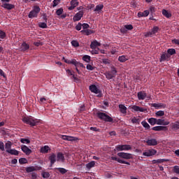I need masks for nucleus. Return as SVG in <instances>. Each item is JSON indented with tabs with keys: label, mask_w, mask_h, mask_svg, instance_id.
<instances>
[{
	"label": "nucleus",
	"mask_w": 179,
	"mask_h": 179,
	"mask_svg": "<svg viewBox=\"0 0 179 179\" xmlns=\"http://www.w3.org/2000/svg\"><path fill=\"white\" fill-rule=\"evenodd\" d=\"M117 156L121 157V159H125L126 160H129L132 159V154L127 153V152H119L117 153Z\"/></svg>",
	"instance_id": "6e6552de"
},
{
	"label": "nucleus",
	"mask_w": 179,
	"mask_h": 179,
	"mask_svg": "<svg viewBox=\"0 0 179 179\" xmlns=\"http://www.w3.org/2000/svg\"><path fill=\"white\" fill-rule=\"evenodd\" d=\"M90 90L92 92V93H94L95 94H97V97H102L103 94L101 93V91L97 88V87L95 85H92L90 86Z\"/></svg>",
	"instance_id": "39448f33"
},
{
	"label": "nucleus",
	"mask_w": 179,
	"mask_h": 179,
	"mask_svg": "<svg viewBox=\"0 0 179 179\" xmlns=\"http://www.w3.org/2000/svg\"><path fill=\"white\" fill-rule=\"evenodd\" d=\"M57 162H62V163H64L65 162V157L64 156V154L62 152H57L56 155Z\"/></svg>",
	"instance_id": "dca6fc26"
},
{
	"label": "nucleus",
	"mask_w": 179,
	"mask_h": 179,
	"mask_svg": "<svg viewBox=\"0 0 179 179\" xmlns=\"http://www.w3.org/2000/svg\"><path fill=\"white\" fill-rule=\"evenodd\" d=\"M11 148H12V142L7 141V143H6L5 144V148L6 149V150H10Z\"/></svg>",
	"instance_id": "58836bf2"
},
{
	"label": "nucleus",
	"mask_w": 179,
	"mask_h": 179,
	"mask_svg": "<svg viewBox=\"0 0 179 179\" xmlns=\"http://www.w3.org/2000/svg\"><path fill=\"white\" fill-rule=\"evenodd\" d=\"M149 13H150V11L145 10L143 12H138L137 16L138 17H147V16H149Z\"/></svg>",
	"instance_id": "a211bd4d"
},
{
	"label": "nucleus",
	"mask_w": 179,
	"mask_h": 179,
	"mask_svg": "<svg viewBox=\"0 0 179 179\" xmlns=\"http://www.w3.org/2000/svg\"><path fill=\"white\" fill-rule=\"evenodd\" d=\"M78 138L76 137H73V136H68L67 137V141H71V142H73V141H77Z\"/></svg>",
	"instance_id": "864d4df0"
},
{
	"label": "nucleus",
	"mask_w": 179,
	"mask_h": 179,
	"mask_svg": "<svg viewBox=\"0 0 179 179\" xmlns=\"http://www.w3.org/2000/svg\"><path fill=\"white\" fill-rule=\"evenodd\" d=\"M171 129L175 130L179 129V122H175L174 123H172Z\"/></svg>",
	"instance_id": "4c0bfd02"
},
{
	"label": "nucleus",
	"mask_w": 179,
	"mask_h": 179,
	"mask_svg": "<svg viewBox=\"0 0 179 179\" xmlns=\"http://www.w3.org/2000/svg\"><path fill=\"white\" fill-rule=\"evenodd\" d=\"M5 37H6V33L2 30H0V39L3 40Z\"/></svg>",
	"instance_id": "de8ad7c7"
},
{
	"label": "nucleus",
	"mask_w": 179,
	"mask_h": 179,
	"mask_svg": "<svg viewBox=\"0 0 179 179\" xmlns=\"http://www.w3.org/2000/svg\"><path fill=\"white\" fill-rule=\"evenodd\" d=\"M156 153H157V151H156V150H148L147 151L143 152V156H146L147 157H149L150 156H155Z\"/></svg>",
	"instance_id": "9b49d317"
},
{
	"label": "nucleus",
	"mask_w": 179,
	"mask_h": 179,
	"mask_svg": "<svg viewBox=\"0 0 179 179\" xmlns=\"http://www.w3.org/2000/svg\"><path fill=\"white\" fill-rule=\"evenodd\" d=\"M96 117H98L99 120L105 121V122H113V121H114V119H113V117H110L108 115L103 112H97Z\"/></svg>",
	"instance_id": "f03ea898"
},
{
	"label": "nucleus",
	"mask_w": 179,
	"mask_h": 179,
	"mask_svg": "<svg viewBox=\"0 0 179 179\" xmlns=\"http://www.w3.org/2000/svg\"><path fill=\"white\" fill-rule=\"evenodd\" d=\"M150 13H155L156 12V8L153 6H150Z\"/></svg>",
	"instance_id": "69168bd1"
},
{
	"label": "nucleus",
	"mask_w": 179,
	"mask_h": 179,
	"mask_svg": "<svg viewBox=\"0 0 179 179\" xmlns=\"http://www.w3.org/2000/svg\"><path fill=\"white\" fill-rule=\"evenodd\" d=\"M131 110H134L136 113H148V109L146 108H142L136 105L131 106Z\"/></svg>",
	"instance_id": "0eeeda50"
},
{
	"label": "nucleus",
	"mask_w": 179,
	"mask_h": 179,
	"mask_svg": "<svg viewBox=\"0 0 179 179\" xmlns=\"http://www.w3.org/2000/svg\"><path fill=\"white\" fill-rule=\"evenodd\" d=\"M83 59L85 62H90V59H91V57L90 56L87 55H85L83 57Z\"/></svg>",
	"instance_id": "37998d69"
},
{
	"label": "nucleus",
	"mask_w": 179,
	"mask_h": 179,
	"mask_svg": "<svg viewBox=\"0 0 179 179\" xmlns=\"http://www.w3.org/2000/svg\"><path fill=\"white\" fill-rule=\"evenodd\" d=\"M75 64H74V65H75V66L76 67H78V68H85V65H83V64H82V63H80V62H78V61H76V60H75Z\"/></svg>",
	"instance_id": "a19ab883"
},
{
	"label": "nucleus",
	"mask_w": 179,
	"mask_h": 179,
	"mask_svg": "<svg viewBox=\"0 0 179 179\" xmlns=\"http://www.w3.org/2000/svg\"><path fill=\"white\" fill-rule=\"evenodd\" d=\"M131 122L133 124H139L141 122V120L136 118V117L131 119Z\"/></svg>",
	"instance_id": "8fccbe9b"
},
{
	"label": "nucleus",
	"mask_w": 179,
	"mask_h": 179,
	"mask_svg": "<svg viewBox=\"0 0 179 179\" xmlns=\"http://www.w3.org/2000/svg\"><path fill=\"white\" fill-rule=\"evenodd\" d=\"M162 15L165 16V17H167L168 19L171 17V14L169 13L166 10H162Z\"/></svg>",
	"instance_id": "c9c22d12"
},
{
	"label": "nucleus",
	"mask_w": 179,
	"mask_h": 179,
	"mask_svg": "<svg viewBox=\"0 0 179 179\" xmlns=\"http://www.w3.org/2000/svg\"><path fill=\"white\" fill-rule=\"evenodd\" d=\"M41 176L43 178H50L51 174H50L48 172H42Z\"/></svg>",
	"instance_id": "c03bdc74"
},
{
	"label": "nucleus",
	"mask_w": 179,
	"mask_h": 179,
	"mask_svg": "<svg viewBox=\"0 0 179 179\" xmlns=\"http://www.w3.org/2000/svg\"><path fill=\"white\" fill-rule=\"evenodd\" d=\"M81 33H85L86 36H90V34H94V31L91 29H84L81 31Z\"/></svg>",
	"instance_id": "7c9ffc66"
},
{
	"label": "nucleus",
	"mask_w": 179,
	"mask_h": 179,
	"mask_svg": "<svg viewBox=\"0 0 179 179\" xmlns=\"http://www.w3.org/2000/svg\"><path fill=\"white\" fill-rule=\"evenodd\" d=\"M71 6L68 7L69 10H73L79 5L78 0H71L70 2Z\"/></svg>",
	"instance_id": "ddd939ff"
},
{
	"label": "nucleus",
	"mask_w": 179,
	"mask_h": 179,
	"mask_svg": "<svg viewBox=\"0 0 179 179\" xmlns=\"http://www.w3.org/2000/svg\"><path fill=\"white\" fill-rule=\"evenodd\" d=\"M159 30H160V28H159V27L155 26L152 28V29L151 31H152V33L154 34H156V33H157V31H159Z\"/></svg>",
	"instance_id": "6e6d98bb"
},
{
	"label": "nucleus",
	"mask_w": 179,
	"mask_h": 179,
	"mask_svg": "<svg viewBox=\"0 0 179 179\" xmlns=\"http://www.w3.org/2000/svg\"><path fill=\"white\" fill-rule=\"evenodd\" d=\"M71 45L75 48L79 47V42H78V41H72Z\"/></svg>",
	"instance_id": "5fc2aeb1"
},
{
	"label": "nucleus",
	"mask_w": 179,
	"mask_h": 179,
	"mask_svg": "<svg viewBox=\"0 0 179 179\" xmlns=\"http://www.w3.org/2000/svg\"><path fill=\"white\" fill-rule=\"evenodd\" d=\"M118 61L120 62H126V61H128V56L122 55L118 57Z\"/></svg>",
	"instance_id": "2f4dec72"
},
{
	"label": "nucleus",
	"mask_w": 179,
	"mask_h": 179,
	"mask_svg": "<svg viewBox=\"0 0 179 179\" xmlns=\"http://www.w3.org/2000/svg\"><path fill=\"white\" fill-rule=\"evenodd\" d=\"M156 117H163L164 115V110H159L156 112L155 113Z\"/></svg>",
	"instance_id": "49530a36"
},
{
	"label": "nucleus",
	"mask_w": 179,
	"mask_h": 179,
	"mask_svg": "<svg viewBox=\"0 0 179 179\" xmlns=\"http://www.w3.org/2000/svg\"><path fill=\"white\" fill-rule=\"evenodd\" d=\"M170 122L162 119H157V125H169Z\"/></svg>",
	"instance_id": "4be33fe9"
},
{
	"label": "nucleus",
	"mask_w": 179,
	"mask_h": 179,
	"mask_svg": "<svg viewBox=\"0 0 179 179\" xmlns=\"http://www.w3.org/2000/svg\"><path fill=\"white\" fill-rule=\"evenodd\" d=\"M29 48H30V45H29L27 43H26L25 42H24L22 45L21 47L20 48V51H27V50H29Z\"/></svg>",
	"instance_id": "5701e85b"
},
{
	"label": "nucleus",
	"mask_w": 179,
	"mask_h": 179,
	"mask_svg": "<svg viewBox=\"0 0 179 179\" xmlns=\"http://www.w3.org/2000/svg\"><path fill=\"white\" fill-rule=\"evenodd\" d=\"M110 160H114L115 162H117V163H120L121 164H127L128 166L131 165L129 162L124 161L120 158H117V157H111Z\"/></svg>",
	"instance_id": "f8f14e48"
},
{
	"label": "nucleus",
	"mask_w": 179,
	"mask_h": 179,
	"mask_svg": "<svg viewBox=\"0 0 179 179\" xmlns=\"http://www.w3.org/2000/svg\"><path fill=\"white\" fill-rule=\"evenodd\" d=\"M138 100H145L147 97V94L145 93V91L138 92L137 94Z\"/></svg>",
	"instance_id": "6ab92c4d"
},
{
	"label": "nucleus",
	"mask_w": 179,
	"mask_h": 179,
	"mask_svg": "<svg viewBox=\"0 0 179 179\" xmlns=\"http://www.w3.org/2000/svg\"><path fill=\"white\" fill-rule=\"evenodd\" d=\"M62 13H64V8H60L56 10V15H57V16H61Z\"/></svg>",
	"instance_id": "a18cd8bd"
},
{
	"label": "nucleus",
	"mask_w": 179,
	"mask_h": 179,
	"mask_svg": "<svg viewBox=\"0 0 179 179\" xmlns=\"http://www.w3.org/2000/svg\"><path fill=\"white\" fill-rule=\"evenodd\" d=\"M101 45V43H99L97 41H94L91 43L90 48H96V47H100Z\"/></svg>",
	"instance_id": "cd10ccee"
},
{
	"label": "nucleus",
	"mask_w": 179,
	"mask_h": 179,
	"mask_svg": "<svg viewBox=\"0 0 179 179\" xmlns=\"http://www.w3.org/2000/svg\"><path fill=\"white\" fill-rule=\"evenodd\" d=\"M23 122L24 124H28V125H30L31 127H36V125H38L40 120L38 119H36L31 116H27L22 118Z\"/></svg>",
	"instance_id": "f257e3e1"
},
{
	"label": "nucleus",
	"mask_w": 179,
	"mask_h": 179,
	"mask_svg": "<svg viewBox=\"0 0 179 179\" xmlns=\"http://www.w3.org/2000/svg\"><path fill=\"white\" fill-rule=\"evenodd\" d=\"M6 153H10L14 156H19V151L15 149L6 150Z\"/></svg>",
	"instance_id": "b1692460"
},
{
	"label": "nucleus",
	"mask_w": 179,
	"mask_h": 179,
	"mask_svg": "<svg viewBox=\"0 0 179 179\" xmlns=\"http://www.w3.org/2000/svg\"><path fill=\"white\" fill-rule=\"evenodd\" d=\"M141 125H143V127L145 128V129H150V125H149V123L145 120L141 122Z\"/></svg>",
	"instance_id": "e433bc0d"
},
{
	"label": "nucleus",
	"mask_w": 179,
	"mask_h": 179,
	"mask_svg": "<svg viewBox=\"0 0 179 179\" xmlns=\"http://www.w3.org/2000/svg\"><path fill=\"white\" fill-rule=\"evenodd\" d=\"M117 69L112 66L110 67V71L105 73V76L106 79H108V80H110V79H113V78H115V76H117Z\"/></svg>",
	"instance_id": "7ed1b4c3"
},
{
	"label": "nucleus",
	"mask_w": 179,
	"mask_h": 179,
	"mask_svg": "<svg viewBox=\"0 0 179 179\" xmlns=\"http://www.w3.org/2000/svg\"><path fill=\"white\" fill-rule=\"evenodd\" d=\"M68 73H69L71 76H73V78L74 79V80H79V79L74 76L73 73H72V71H71V70H67Z\"/></svg>",
	"instance_id": "4d7b16f0"
},
{
	"label": "nucleus",
	"mask_w": 179,
	"mask_h": 179,
	"mask_svg": "<svg viewBox=\"0 0 179 179\" xmlns=\"http://www.w3.org/2000/svg\"><path fill=\"white\" fill-rule=\"evenodd\" d=\"M0 150H1L2 152H5V144H3L2 141H0Z\"/></svg>",
	"instance_id": "052dcab7"
},
{
	"label": "nucleus",
	"mask_w": 179,
	"mask_h": 179,
	"mask_svg": "<svg viewBox=\"0 0 179 179\" xmlns=\"http://www.w3.org/2000/svg\"><path fill=\"white\" fill-rule=\"evenodd\" d=\"M61 2V0H54L53 1V4H52V8H55V6H57V5Z\"/></svg>",
	"instance_id": "bf43d9fd"
},
{
	"label": "nucleus",
	"mask_w": 179,
	"mask_h": 179,
	"mask_svg": "<svg viewBox=\"0 0 179 179\" xmlns=\"http://www.w3.org/2000/svg\"><path fill=\"white\" fill-rule=\"evenodd\" d=\"M173 172L176 173V174H179V166H175L173 167Z\"/></svg>",
	"instance_id": "0e129e2a"
},
{
	"label": "nucleus",
	"mask_w": 179,
	"mask_h": 179,
	"mask_svg": "<svg viewBox=\"0 0 179 179\" xmlns=\"http://www.w3.org/2000/svg\"><path fill=\"white\" fill-rule=\"evenodd\" d=\"M96 166V162L92 161L90 163L87 164L85 165V167L87 169V170H90V169H93Z\"/></svg>",
	"instance_id": "c85d7f7f"
},
{
	"label": "nucleus",
	"mask_w": 179,
	"mask_h": 179,
	"mask_svg": "<svg viewBox=\"0 0 179 179\" xmlns=\"http://www.w3.org/2000/svg\"><path fill=\"white\" fill-rule=\"evenodd\" d=\"M155 34L152 31H148L145 34V37H152V36Z\"/></svg>",
	"instance_id": "e2e57ef3"
},
{
	"label": "nucleus",
	"mask_w": 179,
	"mask_h": 179,
	"mask_svg": "<svg viewBox=\"0 0 179 179\" xmlns=\"http://www.w3.org/2000/svg\"><path fill=\"white\" fill-rule=\"evenodd\" d=\"M21 143H26L27 145H29L30 143V141L28 138H20Z\"/></svg>",
	"instance_id": "09e8293b"
},
{
	"label": "nucleus",
	"mask_w": 179,
	"mask_h": 179,
	"mask_svg": "<svg viewBox=\"0 0 179 179\" xmlns=\"http://www.w3.org/2000/svg\"><path fill=\"white\" fill-rule=\"evenodd\" d=\"M149 124H150V125H156V124H157V119L155 118V117H151L149 118L148 120Z\"/></svg>",
	"instance_id": "c756f323"
},
{
	"label": "nucleus",
	"mask_w": 179,
	"mask_h": 179,
	"mask_svg": "<svg viewBox=\"0 0 179 179\" xmlns=\"http://www.w3.org/2000/svg\"><path fill=\"white\" fill-rule=\"evenodd\" d=\"M103 8H104V5L103 4L96 5L94 10V12H100L103 9Z\"/></svg>",
	"instance_id": "473e14b6"
},
{
	"label": "nucleus",
	"mask_w": 179,
	"mask_h": 179,
	"mask_svg": "<svg viewBox=\"0 0 179 179\" xmlns=\"http://www.w3.org/2000/svg\"><path fill=\"white\" fill-rule=\"evenodd\" d=\"M21 150L24 153H25V155H27V156H29V155L31 154V150H30V148H29V147H27V145H21Z\"/></svg>",
	"instance_id": "4468645a"
},
{
	"label": "nucleus",
	"mask_w": 179,
	"mask_h": 179,
	"mask_svg": "<svg viewBox=\"0 0 179 179\" xmlns=\"http://www.w3.org/2000/svg\"><path fill=\"white\" fill-rule=\"evenodd\" d=\"M85 12H83V10H80L78 13H77L73 18V22H79V20H80L82 19V17H83V15H84Z\"/></svg>",
	"instance_id": "9d476101"
},
{
	"label": "nucleus",
	"mask_w": 179,
	"mask_h": 179,
	"mask_svg": "<svg viewBox=\"0 0 179 179\" xmlns=\"http://www.w3.org/2000/svg\"><path fill=\"white\" fill-rule=\"evenodd\" d=\"M150 106L155 108H166V104L163 103H151Z\"/></svg>",
	"instance_id": "393cba45"
},
{
	"label": "nucleus",
	"mask_w": 179,
	"mask_h": 179,
	"mask_svg": "<svg viewBox=\"0 0 179 179\" xmlns=\"http://www.w3.org/2000/svg\"><path fill=\"white\" fill-rule=\"evenodd\" d=\"M115 150L117 152H122L124 150H131L132 147L129 145H117L115 146Z\"/></svg>",
	"instance_id": "423d86ee"
},
{
	"label": "nucleus",
	"mask_w": 179,
	"mask_h": 179,
	"mask_svg": "<svg viewBox=\"0 0 179 179\" xmlns=\"http://www.w3.org/2000/svg\"><path fill=\"white\" fill-rule=\"evenodd\" d=\"M124 27L127 30H132V29H134V26H132V24L124 25Z\"/></svg>",
	"instance_id": "338daca9"
},
{
	"label": "nucleus",
	"mask_w": 179,
	"mask_h": 179,
	"mask_svg": "<svg viewBox=\"0 0 179 179\" xmlns=\"http://www.w3.org/2000/svg\"><path fill=\"white\" fill-rule=\"evenodd\" d=\"M55 170H58V171L62 174H66V173H68V170L65 168H55Z\"/></svg>",
	"instance_id": "f704fd0d"
},
{
	"label": "nucleus",
	"mask_w": 179,
	"mask_h": 179,
	"mask_svg": "<svg viewBox=\"0 0 179 179\" xmlns=\"http://www.w3.org/2000/svg\"><path fill=\"white\" fill-rule=\"evenodd\" d=\"M48 160L50 163V167H52V166L55 164V162H57V155H55V153L50 154V155L48 157Z\"/></svg>",
	"instance_id": "1a4fd4ad"
},
{
	"label": "nucleus",
	"mask_w": 179,
	"mask_h": 179,
	"mask_svg": "<svg viewBox=\"0 0 179 179\" xmlns=\"http://www.w3.org/2000/svg\"><path fill=\"white\" fill-rule=\"evenodd\" d=\"M167 52H168L167 54L169 55L170 57L171 55H174V54H176V49L174 48L168 49Z\"/></svg>",
	"instance_id": "79ce46f5"
},
{
	"label": "nucleus",
	"mask_w": 179,
	"mask_h": 179,
	"mask_svg": "<svg viewBox=\"0 0 179 179\" xmlns=\"http://www.w3.org/2000/svg\"><path fill=\"white\" fill-rule=\"evenodd\" d=\"M146 143L148 146H156L157 145V140L155 138L148 139Z\"/></svg>",
	"instance_id": "f3484780"
},
{
	"label": "nucleus",
	"mask_w": 179,
	"mask_h": 179,
	"mask_svg": "<svg viewBox=\"0 0 179 179\" xmlns=\"http://www.w3.org/2000/svg\"><path fill=\"white\" fill-rule=\"evenodd\" d=\"M20 164H26L27 163V159L26 158H20L19 159Z\"/></svg>",
	"instance_id": "3c124183"
},
{
	"label": "nucleus",
	"mask_w": 179,
	"mask_h": 179,
	"mask_svg": "<svg viewBox=\"0 0 179 179\" xmlns=\"http://www.w3.org/2000/svg\"><path fill=\"white\" fill-rule=\"evenodd\" d=\"M39 27H41V29H47V22H41L38 24Z\"/></svg>",
	"instance_id": "603ef678"
},
{
	"label": "nucleus",
	"mask_w": 179,
	"mask_h": 179,
	"mask_svg": "<svg viewBox=\"0 0 179 179\" xmlns=\"http://www.w3.org/2000/svg\"><path fill=\"white\" fill-rule=\"evenodd\" d=\"M102 62H103V64H104L105 65H110V64L111 63V62H110V59H103Z\"/></svg>",
	"instance_id": "13d9d810"
},
{
	"label": "nucleus",
	"mask_w": 179,
	"mask_h": 179,
	"mask_svg": "<svg viewBox=\"0 0 179 179\" xmlns=\"http://www.w3.org/2000/svg\"><path fill=\"white\" fill-rule=\"evenodd\" d=\"M157 163H164L165 162H169V159H157Z\"/></svg>",
	"instance_id": "774afa93"
},
{
	"label": "nucleus",
	"mask_w": 179,
	"mask_h": 179,
	"mask_svg": "<svg viewBox=\"0 0 179 179\" xmlns=\"http://www.w3.org/2000/svg\"><path fill=\"white\" fill-rule=\"evenodd\" d=\"M51 150V148L48 145H44L41 148V153H48Z\"/></svg>",
	"instance_id": "a878e982"
},
{
	"label": "nucleus",
	"mask_w": 179,
	"mask_h": 179,
	"mask_svg": "<svg viewBox=\"0 0 179 179\" xmlns=\"http://www.w3.org/2000/svg\"><path fill=\"white\" fill-rule=\"evenodd\" d=\"M27 173H33V171H36V168L34 166H29L26 168Z\"/></svg>",
	"instance_id": "ea45409f"
},
{
	"label": "nucleus",
	"mask_w": 179,
	"mask_h": 179,
	"mask_svg": "<svg viewBox=\"0 0 179 179\" xmlns=\"http://www.w3.org/2000/svg\"><path fill=\"white\" fill-rule=\"evenodd\" d=\"M62 59H63V61H64V62L66 64H72V65H74L75 61H76V59L70 60V59H65V57H63Z\"/></svg>",
	"instance_id": "72a5a7b5"
},
{
	"label": "nucleus",
	"mask_w": 179,
	"mask_h": 179,
	"mask_svg": "<svg viewBox=\"0 0 179 179\" xmlns=\"http://www.w3.org/2000/svg\"><path fill=\"white\" fill-rule=\"evenodd\" d=\"M167 127L166 126H156L152 128V131H167Z\"/></svg>",
	"instance_id": "aec40b11"
},
{
	"label": "nucleus",
	"mask_w": 179,
	"mask_h": 179,
	"mask_svg": "<svg viewBox=\"0 0 179 179\" xmlns=\"http://www.w3.org/2000/svg\"><path fill=\"white\" fill-rule=\"evenodd\" d=\"M40 10H41V8H40L38 6H34L33 10L29 12L28 17L29 19H33V17H37V16H38V13H40Z\"/></svg>",
	"instance_id": "20e7f679"
},
{
	"label": "nucleus",
	"mask_w": 179,
	"mask_h": 179,
	"mask_svg": "<svg viewBox=\"0 0 179 179\" xmlns=\"http://www.w3.org/2000/svg\"><path fill=\"white\" fill-rule=\"evenodd\" d=\"M170 55L167 53H163L159 59L160 62H164V61H169Z\"/></svg>",
	"instance_id": "412c9836"
},
{
	"label": "nucleus",
	"mask_w": 179,
	"mask_h": 179,
	"mask_svg": "<svg viewBox=\"0 0 179 179\" xmlns=\"http://www.w3.org/2000/svg\"><path fill=\"white\" fill-rule=\"evenodd\" d=\"M82 29V23L79 22L76 26V30H78V31H80Z\"/></svg>",
	"instance_id": "680f3d73"
},
{
	"label": "nucleus",
	"mask_w": 179,
	"mask_h": 179,
	"mask_svg": "<svg viewBox=\"0 0 179 179\" xmlns=\"http://www.w3.org/2000/svg\"><path fill=\"white\" fill-rule=\"evenodd\" d=\"M119 108H120V113H122V114H127V108H126L125 105L120 104Z\"/></svg>",
	"instance_id": "bb28decb"
},
{
	"label": "nucleus",
	"mask_w": 179,
	"mask_h": 179,
	"mask_svg": "<svg viewBox=\"0 0 179 179\" xmlns=\"http://www.w3.org/2000/svg\"><path fill=\"white\" fill-rule=\"evenodd\" d=\"M1 8H4V9H7V10H12V9H15V5L4 3L1 5Z\"/></svg>",
	"instance_id": "2eb2a0df"
}]
</instances>
